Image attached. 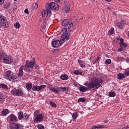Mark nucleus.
Listing matches in <instances>:
<instances>
[{"mask_svg": "<svg viewBox=\"0 0 129 129\" xmlns=\"http://www.w3.org/2000/svg\"><path fill=\"white\" fill-rule=\"evenodd\" d=\"M61 25L63 27H66V28L62 29V32H64L62 33L60 38L62 43H64L66 40L70 39V35L73 32V30L71 29L73 27V23L69 20L64 19L62 22Z\"/></svg>", "mask_w": 129, "mask_h": 129, "instance_id": "obj_1", "label": "nucleus"}, {"mask_svg": "<svg viewBox=\"0 0 129 129\" xmlns=\"http://www.w3.org/2000/svg\"><path fill=\"white\" fill-rule=\"evenodd\" d=\"M102 82H103V81H102L101 78H94L91 82L88 83V82H87L84 84V85L87 86V87L80 86L79 87L80 91H81V92H85L88 90L93 89V88L98 89V88L100 87V83H102Z\"/></svg>", "mask_w": 129, "mask_h": 129, "instance_id": "obj_2", "label": "nucleus"}, {"mask_svg": "<svg viewBox=\"0 0 129 129\" xmlns=\"http://www.w3.org/2000/svg\"><path fill=\"white\" fill-rule=\"evenodd\" d=\"M46 10L47 11V16L50 17L52 15L51 11L52 10H55V11L59 10V5L54 2L48 3L46 5Z\"/></svg>", "mask_w": 129, "mask_h": 129, "instance_id": "obj_3", "label": "nucleus"}, {"mask_svg": "<svg viewBox=\"0 0 129 129\" xmlns=\"http://www.w3.org/2000/svg\"><path fill=\"white\" fill-rule=\"evenodd\" d=\"M14 59L10 55H7L6 53L1 52L0 53V62H3L5 64H12Z\"/></svg>", "mask_w": 129, "mask_h": 129, "instance_id": "obj_4", "label": "nucleus"}, {"mask_svg": "<svg viewBox=\"0 0 129 129\" xmlns=\"http://www.w3.org/2000/svg\"><path fill=\"white\" fill-rule=\"evenodd\" d=\"M35 62L36 59L35 58H33V60H31V61L27 60L24 68V71L30 72V71H31V70L34 68Z\"/></svg>", "mask_w": 129, "mask_h": 129, "instance_id": "obj_5", "label": "nucleus"}, {"mask_svg": "<svg viewBox=\"0 0 129 129\" xmlns=\"http://www.w3.org/2000/svg\"><path fill=\"white\" fill-rule=\"evenodd\" d=\"M9 24L10 23L8 22L6 17L0 14V29L2 28H9Z\"/></svg>", "mask_w": 129, "mask_h": 129, "instance_id": "obj_6", "label": "nucleus"}, {"mask_svg": "<svg viewBox=\"0 0 129 129\" xmlns=\"http://www.w3.org/2000/svg\"><path fill=\"white\" fill-rule=\"evenodd\" d=\"M5 75V78L8 80L12 81L15 79V74L12 72L11 71H6Z\"/></svg>", "mask_w": 129, "mask_h": 129, "instance_id": "obj_7", "label": "nucleus"}, {"mask_svg": "<svg viewBox=\"0 0 129 129\" xmlns=\"http://www.w3.org/2000/svg\"><path fill=\"white\" fill-rule=\"evenodd\" d=\"M8 118L9 120V122H10L11 124H15V123L18 122L19 120L18 117L14 114H10Z\"/></svg>", "mask_w": 129, "mask_h": 129, "instance_id": "obj_8", "label": "nucleus"}, {"mask_svg": "<svg viewBox=\"0 0 129 129\" xmlns=\"http://www.w3.org/2000/svg\"><path fill=\"white\" fill-rule=\"evenodd\" d=\"M63 44V42L61 40H53L51 42V45L52 47H54V48H58L59 46H61Z\"/></svg>", "mask_w": 129, "mask_h": 129, "instance_id": "obj_9", "label": "nucleus"}, {"mask_svg": "<svg viewBox=\"0 0 129 129\" xmlns=\"http://www.w3.org/2000/svg\"><path fill=\"white\" fill-rule=\"evenodd\" d=\"M11 93L12 95H16V96H22L23 94V92L19 89L12 90Z\"/></svg>", "mask_w": 129, "mask_h": 129, "instance_id": "obj_10", "label": "nucleus"}, {"mask_svg": "<svg viewBox=\"0 0 129 129\" xmlns=\"http://www.w3.org/2000/svg\"><path fill=\"white\" fill-rule=\"evenodd\" d=\"M43 118H44V115L42 114H38L36 116L34 119V122L36 123V122H40L43 120Z\"/></svg>", "mask_w": 129, "mask_h": 129, "instance_id": "obj_11", "label": "nucleus"}, {"mask_svg": "<svg viewBox=\"0 0 129 129\" xmlns=\"http://www.w3.org/2000/svg\"><path fill=\"white\" fill-rule=\"evenodd\" d=\"M46 87V85H40V86H33L32 87V90L33 91H41L42 89H44Z\"/></svg>", "mask_w": 129, "mask_h": 129, "instance_id": "obj_12", "label": "nucleus"}, {"mask_svg": "<svg viewBox=\"0 0 129 129\" xmlns=\"http://www.w3.org/2000/svg\"><path fill=\"white\" fill-rule=\"evenodd\" d=\"M58 90H59V91L61 92H65V93H66V94H68V91H69V90H70V87H60L58 88Z\"/></svg>", "mask_w": 129, "mask_h": 129, "instance_id": "obj_13", "label": "nucleus"}, {"mask_svg": "<svg viewBox=\"0 0 129 129\" xmlns=\"http://www.w3.org/2000/svg\"><path fill=\"white\" fill-rule=\"evenodd\" d=\"M24 69L25 68L24 66H22L21 67H20L19 73L18 74V77H22L23 76V75L24 74V72L23 71V70H24Z\"/></svg>", "mask_w": 129, "mask_h": 129, "instance_id": "obj_14", "label": "nucleus"}, {"mask_svg": "<svg viewBox=\"0 0 129 129\" xmlns=\"http://www.w3.org/2000/svg\"><path fill=\"white\" fill-rule=\"evenodd\" d=\"M22 128V125L21 124L15 123L13 126L10 127V129H21Z\"/></svg>", "mask_w": 129, "mask_h": 129, "instance_id": "obj_15", "label": "nucleus"}, {"mask_svg": "<svg viewBox=\"0 0 129 129\" xmlns=\"http://www.w3.org/2000/svg\"><path fill=\"white\" fill-rule=\"evenodd\" d=\"M117 27L119 29H122L124 27V22L123 21H120L117 24Z\"/></svg>", "mask_w": 129, "mask_h": 129, "instance_id": "obj_16", "label": "nucleus"}, {"mask_svg": "<svg viewBox=\"0 0 129 129\" xmlns=\"http://www.w3.org/2000/svg\"><path fill=\"white\" fill-rule=\"evenodd\" d=\"M18 118L19 120H22V119L24 118V113H23L22 111H19L18 112Z\"/></svg>", "mask_w": 129, "mask_h": 129, "instance_id": "obj_17", "label": "nucleus"}, {"mask_svg": "<svg viewBox=\"0 0 129 129\" xmlns=\"http://www.w3.org/2000/svg\"><path fill=\"white\" fill-rule=\"evenodd\" d=\"M9 112L8 109H5L2 111V114L3 116H5V115H7V114H9Z\"/></svg>", "mask_w": 129, "mask_h": 129, "instance_id": "obj_18", "label": "nucleus"}, {"mask_svg": "<svg viewBox=\"0 0 129 129\" xmlns=\"http://www.w3.org/2000/svg\"><path fill=\"white\" fill-rule=\"evenodd\" d=\"M33 86V84L32 83H27L26 84V87L27 90H30L32 89V87Z\"/></svg>", "mask_w": 129, "mask_h": 129, "instance_id": "obj_19", "label": "nucleus"}, {"mask_svg": "<svg viewBox=\"0 0 129 129\" xmlns=\"http://www.w3.org/2000/svg\"><path fill=\"white\" fill-rule=\"evenodd\" d=\"M78 116V113L77 112H75L72 114V117L74 121L76 120V118Z\"/></svg>", "mask_w": 129, "mask_h": 129, "instance_id": "obj_20", "label": "nucleus"}, {"mask_svg": "<svg viewBox=\"0 0 129 129\" xmlns=\"http://www.w3.org/2000/svg\"><path fill=\"white\" fill-rule=\"evenodd\" d=\"M78 61L82 68H84V67H85V64H84V62L82 61V60L79 59Z\"/></svg>", "mask_w": 129, "mask_h": 129, "instance_id": "obj_21", "label": "nucleus"}, {"mask_svg": "<svg viewBox=\"0 0 129 129\" xmlns=\"http://www.w3.org/2000/svg\"><path fill=\"white\" fill-rule=\"evenodd\" d=\"M50 90L52 92H55L56 93H58V92L59 91V89H58V88H55V87L51 88Z\"/></svg>", "mask_w": 129, "mask_h": 129, "instance_id": "obj_22", "label": "nucleus"}, {"mask_svg": "<svg viewBox=\"0 0 129 129\" xmlns=\"http://www.w3.org/2000/svg\"><path fill=\"white\" fill-rule=\"evenodd\" d=\"M60 79L62 80H67L68 79V76L67 75H62L60 76Z\"/></svg>", "mask_w": 129, "mask_h": 129, "instance_id": "obj_23", "label": "nucleus"}, {"mask_svg": "<svg viewBox=\"0 0 129 129\" xmlns=\"http://www.w3.org/2000/svg\"><path fill=\"white\" fill-rule=\"evenodd\" d=\"M64 8H67L68 7H70V3L67 1H64Z\"/></svg>", "mask_w": 129, "mask_h": 129, "instance_id": "obj_24", "label": "nucleus"}, {"mask_svg": "<svg viewBox=\"0 0 129 129\" xmlns=\"http://www.w3.org/2000/svg\"><path fill=\"white\" fill-rule=\"evenodd\" d=\"M124 78V75L122 74H118L117 75V79H123Z\"/></svg>", "mask_w": 129, "mask_h": 129, "instance_id": "obj_25", "label": "nucleus"}, {"mask_svg": "<svg viewBox=\"0 0 129 129\" xmlns=\"http://www.w3.org/2000/svg\"><path fill=\"white\" fill-rule=\"evenodd\" d=\"M86 101V100L85 99V98H80L78 100V102H85Z\"/></svg>", "mask_w": 129, "mask_h": 129, "instance_id": "obj_26", "label": "nucleus"}, {"mask_svg": "<svg viewBox=\"0 0 129 129\" xmlns=\"http://www.w3.org/2000/svg\"><path fill=\"white\" fill-rule=\"evenodd\" d=\"M96 129H100V128H104L105 127V125H96Z\"/></svg>", "mask_w": 129, "mask_h": 129, "instance_id": "obj_27", "label": "nucleus"}, {"mask_svg": "<svg viewBox=\"0 0 129 129\" xmlns=\"http://www.w3.org/2000/svg\"><path fill=\"white\" fill-rule=\"evenodd\" d=\"M64 10L66 11V13H70L71 9H70V7H64Z\"/></svg>", "mask_w": 129, "mask_h": 129, "instance_id": "obj_28", "label": "nucleus"}, {"mask_svg": "<svg viewBox=\"0 0 129 129\" xmlns=\"http://www.w3.org/2000/svg\"><path fill=\"white\" fill-rule=\"evenodd\" d=\"M51 106H52V107H57V105H56V104L53 102V101H50L49 102Z\"/></svg>", "mask_w": 129, "mask_h": 129, "instance_id": "obj_29", "label": "nucleus"}, {"mask_svg": "<svg viewBox=\"0 0 129 129\" xmlns=\"http://www.w3.org/2000/svg\"><path fill=\"white\" fill-rule=\"evenodd\" d=\"M1 86H2L3 89H8V86L5 84H1Z\"/></svg>", "mask_w": 129, "mask_h": 129, "instance_id": "obj_30", "label": "nucleus"}, {"mask_svg": "<svg viewBox=\"0 0 129 129\" xmlns=\"http://www.w3.org/2000/svg\"><path fill=\"white\" fill-rule=\"evenodd\" d=\"M14 27L16 28V29H19L21 27V25L19 22H17L16 24H14Z\"/></svg>", "mask_w": 129, "mask_h": 129, "instance_id": "obj_31", "label": "nucleus"}, {"mask_svg": "<svg viewBox=\"0 0 129 129\" xmlns=\"http://www.w3.org/2000/svg\"><path fill=\"white\" fill-rule=\"evenodd\" d=\"M115 96V93L113 92H110L109 93V97H114Z\"/></svg>", "mask_w": 129, "mask_h": 129, "instance_id": "obj_32", "label": "nucleus"}, {"mask_svg": "<svg viewBox=\"0 0 129 129\" xmlns=\"http://www.w3.org/2000/svg\"><path fill=\"white\" fill-rule=\"evenodd\" d=\"M114 32V29L113 28L110 29V30L109 31V35H112Z\"/></svg>", "mask_w": 129, "mask_h": 129, "instance_id": "obj_33", "label": "nucleus"}, {"mask_svg": "<svg viewBox=\"0 0 129 129\" xmlns=\"http://www.w3.org/2000/svg\"><path fill=\"white\" fill-rule=\"evenodd\" d=\"M105 63L106 65L110 64L111 63V60L110 59H107L105 60Z\"/></svg>", "mask_w": 129, "mask_h": 129, "instance_id": "obj_34", "label": "nucleus"}, {"mask_svg": "<svg viewBox=\"0 0 129 129\" xmlns=\"http://www.w3.org/2000/svg\"><path fill=\"white\" fill-rule=\"evenodd\" d=\"M5 98H6V96L5 95H1L0 96V101H3V100H5Z\"/></svg>", "mask_w": 129, "mask_h": 129, "instance_id": "obj_35", "label": "nucleus"}, {"mask_svg": "<svg viewBox=\"0 0 129 129\" xmlns=\"http://www.w3.org/2000/svg\"><path fill=\"white\" fill-rule=\"evenodd\" d=\"M38 9V4L36 3L33 5V10H37Z\"/></svg>", "mask_w": 129, "mask_h": 129, "instance_id": "obj_36", "label": "nucleus"}, {"mask_svg": "<svg viewBox=\"0 0 129 129\" xmlns=\"http://www.w3.org/2000/svg\"><path fill=\"white\" fill-rule=\"evenodd\" d=\"M120 47H123V48H126L127 47V44L124 43V42L123 43H121L120 44Z\"/></svg>", "mask_w": 129, "mask_h": 129, "instance_id": "obj_37", "label": "nucleus"}, {"mask_svg": "<svg viewBox=\"0 0 129 129\" xmlns=\"http://www.w3.org/2000/svg\"><path fill=\"white\" fill-rule=\"evenodd\" d=\"M37 127L39 129H44V126L42 124H38Z\"/></svg>", "mask_w": 129, "mask_h": 129, "instance_id": "obj_38", "label": "nucleus"}, {"mask_svg": "<svg viewBox=\"0 0 129 129\" xmlns=\"http://www.w3.org/2000/svg\"><path fill=\"white\" fill-rule=\"evenodd\" d=\"M25 118H24V120L28 121V119H29V116L28 114H25L24 116Z\"/></svg>", "mask_w": 129, "mask_h": 129, "instance_id": "obj_39", "label": "nucleus"}, {"mask_svg": "<svg viewBox=\"0 0 129 129\" xmlns=\"http://www.w3.org/2000/svg\"><path fill=\"white\" fill-rule=\"evenodd\" d=\"M74 74L75 75H79V71L78 70H76L74 72Z\"/></svg>", "mask_w": 129, "mask_h": 129, "instance_id": "obj_40", "label": "nucleus"}, {"mask_svg": "<svg viewBox=\"0 0 129 129\" xmlns=\"http://www.w3.org/2000/svg\"><path fill=\"white\" fill-rule=\"evenodd\" d=\"M4 8L5 9H10V5L9 4H6L5 5H4Z\"/></svg>", "mask_w": 129, "mask_h": 129, "instance_id": "obj_41", "label": "nucleus"}, {"mask_svg": "<svg viewBox=\"0 0 129 129\" xmlns=\"http://www.w3.org/2000/svg\"><path fill=\"white\" fill-rule=\"evenodd\" d=\"M34 67H35V68L36 69H40V67H39V65H38V64H37L36 63V62H35V64H34Z\"/></svg>", "mask_w": 129, "mask_h": 129, "instance_id": "obj_42", "label": "nucleus"}, {"mask_svg": "<svg viewBox=\"0 0 129 129\" xmlns=\"http://www.w3.org/2000/svg\"><path fill=\"white\" fill-rule=\"evenodd\" d=\"M45 15H46V11H45V10H43L42 12V17H45Z\"/></svg>", "mask_w": 129, "mask_h": 129, "instance_id": "obj_43", "label": "nucleus"}, {"mask_svg": "<svg viewBox=\"0 0 129 129\" xmlns=\"http://www.w3.org/2000/svg\"><path fill=\"white\" fill-rule=\"evenodd\" d=\"M123 38H120V42H119V45L123 43Z\"/></svg>", "mask_w": 129, "mask_h": 129, "instance_id": "obj_44", "label": "nucleus"}, {"mask_svg": "<svg viewBox=\"0 0 129 129\" xmlns=\"http://www.w3.org/2000/svg\"><path fill=\"white\" fill-rule=\"evenodd\" d=\"M4 3H5V0H0V6L4 5Z\"/></svg>", "mask_w": 129, "mask_h": 129, "instance_id": "obj_45", "label": "nucleus"}, {"mask_svg": "<svg viewBox=\"0 0 129 129\" xmlns=\"http://www.w3.org/2000/svg\"><path fill=\"white\" fill-rule=\"evenodd\" d=\"M13 80L14 81H18L19 80V77L15 76V79Z\"/></svg>", "mask_w": 129, "mask_h": 129, "instance_id": "obj_46", "label": "nucleus"}, {"mask_svg": "<svg viewBox=\"0 0 129 129\" xmlns=\"http://www.w3.org/2000/svg\"><path fill=\"white\" fill-rule=\"evenodd\" d=\"M44 28H46V25H45L44 24H42V25H41V28L42 29V30H43V29H44Z\"/></svg>", "mask_w": 129, "mask_h": 129, "instance_id": "obj_47", "label": "nucleus"}, {"mask_svg": "<svg viewBox=\"0 0 129 129\" xmlns=\"http://www.w3.org/2000/svg\"><path fill=\"white\" fill-rule=\"evenodd\" d=\"M24 13H25V14H29V10H28V9L25 10Z\"/></svg>", "mask_w": 129, "mask_h": 129, "instance_id": "obj_48", "label": "nucleus"}, {"mask_svg": "<svg viewBox=\"0 0 129 129\" xmlns=\"http://www.w3.org/2000/svg\"><path fill=\"white\" fill-rule=\"evenodd\" d=\"M129 128V126H126L122 128V129H127Z\"/></svg>", "mask_w": 129, "mask_h": 129, "instance_id": "obj_49", "label": "nucleus"}, {"mask_svg": "<svg viewBox=\"0 0 129 129\" xmlns=\"http://www.w3.org/2000/svg\"><path fill=\"white\" fill-rule=\"evenodd\" d=\"M121 51H122V48H120L118 49V52H121Z\"/></svg>", "mask_w": 129, "mask_h": 129, "instance_id": "obj_50", "label": "nucleus"}, {"mask_svg": "<svg viewBox=\"0 0 129 129\" xmlns=\"http://www.w3.org/2000/svg\"><path fill=\"white\" fill-rule=\"evenodd\" d=\"M54 2L56 3H60L61 2V0H54Z\"/></svg>", "mask_w": 129, "mask_h": 129, "instance_id": "obj_51", "label": "nucleus"}, {"mask_svg": "<svg viewBox=\"0 0 129 129\" xmlns=\"http://www.w3.org/2000/svg\"><path fill=\"white\" fill-rule=\"evenodd\" d=\"M92 129H96V125H93L92 127Z\"/></svg>", "mask_w": 129, "mask_h": 129, "instance_id": "obj_52", "label": "nucleus"}, {"mask_svg": "<svg viewBox=\"0 0 129 129\" xmlns=\"http://www.w3.org/2000/svg\"><path fill=\"white\" fill-rule=\"evenodd\" d=\"M109 120H105L103 121V122H105L106 123H107L108 122Z\"/></svg>", "mask_w": 129, "mask_h": 129, "instance_id": "obj_53", "label": "nucleus"}, {"mask_svg": "<svg viewBox=\"0 0 129 129\" xmlns=\"http://www.w3.org/2000/svg\"><path fill=\"white\" fill-rule=\"evenodd\" d=\"M116 39H117V41H120V37H117Z\"/></svg>", "mask_w": 129, "mask_h": 129, "instance_id": "obj_54", "label": "nucleus"}, {"mask_svg": "<svg viewBox=\"0 0 129 129\" xmlns=\"http://www.w3.org/2000/svg\"><path fill=\"white\" fill-rule=\"evenodd\" d=\"M79 75H82V72H79Z\"/></svg>", "mask_w": 129, "mask_h": 129, "instance_id": "obj_55", "label": "nucleus"}, {"mask_svg": "<svg viewBox=\"0 0 129 129\" xmlns=\"http://www.w3.org/2000/svg\"><path fill=\"white\" fill-rule=\"evenodd\" d=\"M99 60V57H98L97 58L96 61H97V60Z\"/></svg>", "mask_w": 129, "mask_h": 129, "instance_id": "obj_56", "label": "nucleus"}, {"mask_svg": "<svg viewBox=\"0 0 129 129\" xmlns=\"http://www.w3.org/2000/svg\"><path fill=\"white\" fill-rule=\"evenodd\" d=\"M55 50H56V51H57H57H59V49H54V51H55Z\"/></svg>", "mask_w": 129, "mask_h": 129, "instance_id": "obj_57", "label": "nucleus"}, {"mask_svg": "<svg viewBox=\"0 0 129 129\" xmlns=\"http://www.w3.org/2000/svg\"><path fill=\"white\" fill-rule=\"evenodd\" d=\"M17 1H18V0H14V2H17Z\"/></svg>", "mask_w": 129, "mask_h": 129, "instance_id": "obj_58", "label": "nucleus"}, {"mask_svg": "<svg viewBox=\"0 0 129 129\" xmlns=\"http://www.w3.org/2000/svg\"><path fill=\"white\" fill-rule=\"evenodd\" d=\"M128 36H129V31H128Z\"/></svg>", "mask_w": 129, "mask_h": 129, "instance_id": "obj_59", "label": "nucleus"}, {"mask_svg": "<svg viewBox=\"0 0 129 129\" xmlns=\"http://www.w3.org/2000/svg\"><path fill=\"white\" fill-rule=\"evenodd\" d=\"M43 23H45V21H43Z\"/></svg>", "mask_w": 129, "mask_h": 129, "instance_id": "obj_60", "label": "nucleus"}]
</instances>
